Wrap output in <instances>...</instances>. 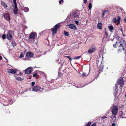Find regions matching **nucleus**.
<instances>
[{
  "label": "nucleus",
  "mask_w": 126,
  "mask_h": 126,
  "mask_svg": "<svg viewBox=\"0 0 126 126\" xmlns=\"http://www.w3.org/2000/svg\"><path fill=\"white\" fill-rule=\"evenodd\" d=\"M124 83L123 80V79L122 78H120L118 80L117 82V84H116L115 85V89H114L116 93L117 91V88H118V86L119 85L121 87H122L124 85Z\"/></svg>",
  "instance_id": "1"
},
{
  "label": "nucleus",
  "mask_w": 126,
  "mask_h": 126,
  "mask_svg": "<svg viewBox=\"0 0 126 126\" xmlns=\"http://www.w3.org/2000/svg\"><path fill=\"white\" fill-rule=\"evenodd\" d=\"M37 36V34L35 32H32L30 34V36L29 38V42L31 43L34 41V39L35 37Z\"/></svg>",
  "instance_id": "2"
},
{
  "label": "nucleus",
  "mask_w": 126,
  "mask_h": 126,
  "mask_svg": "<svg viewBox=\"0 0 126 126\" xmlns=\"http://www.w3.org/2000/svg\"><path fill=\"white\" fill-rule=\"evenodd\" d=\"M60 24H58L56 25L53 28L51 29V31L52 32L53 34L56 33L57 30L60 28Z\"/></svg>",
  "instance_id": "3"
},
{
  "label": "nucleus",
  "mask_w": 126,
  "mask_h": 126,
  "mask_svg": "<svg viewBox=\"0 0 126 126\" xmlns=\"http://www.w3.org/2000/svg\"><path fill=\"white\" fill-rule=\"evenodd\" d=\"M118 110V108L116 106H115L112 108V115H116Z\"/></svg>",
  "instance_id": "4"
},
{
  "label": "nucleus",
  "mask_w": 126,
  "mask_h": 126,
  "mask_svg": "<svg viewBox=\"0 0 126 126\" xmlns=\"http://www.w3.org/2000/svg\"><path fill=\"white\" fill-rule=\"evenodd\" d=\"M96 49V47L94 46H91L89 49L88 52L89 53L91 54L94 52Z\"/></svg>",
  "instance_id": "5"
},
{
  "label": "nucleus",
  "mask_w": 126,
  "mask_h": 126,
  "mask_svg": "<svg viewBox=\"0 0 126 126\" xmlns=\"http://www.w3.org/2000/svg\"><path fill=\"white\" fill-rule=\"evenodd\" d=\"M33 68L32 67H29L27 68L25 71V73L27 74H30L32 71Z\"/></svg>",
  "instance_id": "6"
},
{
  "label": "nucleus",
  "mask_w": 126,
  "mask_h": 126,
  "mask_svg": "<svg viewBox=\"0 0 126 126\" xmlns=\"http://www.w3.org/2000/svg\"><path fill=\"white\" fill-rule=\"evenodd\" d=\"M7 71L8 73L12 74H15L16 73L17 70L16 69H7Z\"/></svg>",
  "instance_id": "7"
},
{
  "label": "nucleus",
  "mask_w": 126,
  "mask_h": 126,
  "mask_svg": "<svg viewBox=\"0 0 126 126\" xmlns=\"http://www.w3.org/2000/svg\"><path fill=\"white\" fill-rule=\"evenodd\" d=\"M119 43L120 44L119 47L120 46L122 47H123V50H124L125 48H124V47L126 44V41L124 40H122L120 41Z\"/></svg>",
  "instance_id": "8"
},
{
  "label": "nucleus",
  "mask_w": 126,
  "mask_h": 126,
  "mask_svg": "<svg viewBox=\"0 0 126 126\" xmlns=\"http://www.w3.org/2000/svg\"><path fill=\"white\" fill-rule=\"evenodd\" d=\"M12 32L11 31H9L7 33L6 38L7 39L10 40L12 38Z\"/></svg>",
  "instance_id": "9"
},
{
  "label": "nucleus",
  "mask_w": 126,
  "mask_h": 126,
  "mask_svg": "<svg viewBox=\"0 0 126 126\" xmlns=\"http://www.w3.org/2000/svg\"><path fill=\"white\" fill-rule=\"evenodd\" d=\"M41 88V87L37 85H35L32 88V91H39Z\"/></svg>",
  "instance_id": "10"
},
{
  "label": "nucleus",
  "mask_w": 126,
  "mask_h": 126,
  "mask_svg": "<svg viewBox=\"0 0 126 126\" xmlns=\"http://www.w3.org/2000/svg\"><path fill=\"white\" fill-rule=\"evenodd\" d=\"M3 16L5 19L6 20L8 21H10V15L9 14L7 13H5L4 15Z\"/></svg>",
  "instance_id": "11"
},
{
  "label": "nucleus",
  "mask_w": 126,
  "mask_h": 126,
  "mask_svg": "<svg viewBox=\"0 0 126 126\" xmlns=\"http://www.w3.org/2000/svg\"><path fill=\"white\" fill-rule=\"evenodd\" d=\"M33 54L32 53L29 52L26 53V57L27 58H32L33 57Z\"/></svg>",
  "instance_id": "12"
},
{
  "label": "nucleus",
  "mask_w": 126,
  "mask_h": 126,
  "mask_svg": "<svg viewBox=\"0 0 126 126\" xmlns=\"http://www.w3.org/2000/svg\"><path fill=\"white\" fill-rule=\"evenodd\" d=\"M68 27L70 28L73 29L75 30L76 29V26L73 24H71L68 25Z\"/></svg>",
  "instance_id": "13"
},
{
  "label": "nucleus",
  "mask_w": 126,
  "mask_h": 126,
  "mask_svg": "<svg viewBox=\"0 0 126 126\" xmlns=\"http://www.w3.org/2000/svg\"><path fill=\"white\" fill-rule=\"evenodd\" d=\"M97 28L100 30H101L102 29V25L101 23H99L97 25Z\"/></svg>",
  "instance_id": "14"
},
{
  "label": "nucleus",
  "mask_w": 126,
  "mask_h": 126,
  "mask_svg": "<svg viewBox=\"0 0 126 126\" xmlns=\"http://www.w3.org/2000/svg\"><path fill=\"white\" fill-rule=\"evenodd\" d=\"M120 117H122V118H126V116H124V115H125V114H124V113H123V112L122 111H121L120 112Z\"/></svg>",
  "instance_id": "15"
},
{
  "label": "nucleus",
  "mask_w": 126,
  "mask_h": 126,
  "mask_svg": "<svg viewBox=\"0 0 126 126\" xmlns=\"http://www.w3.org/2000/svg\"><path fill=\"white\" fill-rule=\"evenodd\" d=\"M109 31L111 32H112V30L114 29L113 26L112 25H111L108 27Z\"/></svg>",
  "instance_id": "16"
},
{
  "label": "nucleus",
  "mask_w": 126,
  "mask_h": 126,
  "mask_svg": "<svg viewBox=\"0 0 126 126\" xmlns=\"http://www.w3.org/2000/svg\"><path fill=\"white\" fill-rule=\"evenodd\" d=\"M18 9L17 8V6L16 7L15 6L14 8L13 9V12L14 13L15 15H17V14Z\"/></svg>",
  "instance_id": "17"
},
{
  "label": "nucleus",
  "mask_w": 126,
  "mask_h": 126,
  "mask_svg": "<svg viewBox=\"0 0 126 126\" xmlns=\"http://www.w3.org/2000/svg\"><path fill=\"white\" fill-rule=\"evenodd\" d=\"M73 15L75 18H78L79 17V15L76 12L74 13Z\"/></svg>",
  "instance_id": "18"
},
{
  "label": "nucleus",
  "mask_w": 126,
  "mask_h": 126,
  "mask_svg": "<svg viewBox=\"0 0 126 126\" xmlns=\"http://www.w3.org/2000/svg\"><path fill=\"white\" fill-rule=\"evenodd\" d=\"M1 4L5 8L7 7V6L6 4L3 1H1Z\"/></svg>",
  "instance_id": "19"
},
{
  "label": "nucleus",
  "mask_w": 126,
  "mask_h": 126,
  "mask_svg": "<svg viewBox=\"0 0 126 126\" xmlns=\"http://www.w3.org/2000/svg\"><path fill=\"white\" fill-rule=\"evenodd\" d=\"M118 18H117V25H118L120 23V20L121 19V18L119 16H118Z\"/></svg>",
  "instance_id": "20"
},
{
  "label": "nucleus",
  "mask_w": 126,
  "mask_h": 126,
  "mask_svg": "<svg viewBox=\"0 0 126 126\" xmlns=\"http://www.w3.org/2000/svg\"><path fill=\"white\" fill-rule=\"evenodd\" d=\"M108 12V11L106 10H103V11L102 12V15L103 16V17L104 15L106 13H107Z\"/></svg>",
  "instance_id": "21"
},
{
  "label": "nucleus",
  "mask_w": 126,
  "mask_h": 126,
  "mask_svg": "<svg viewBox=\"0 0 126 126\" xmlns=\"http://www.w3.org/2000/svg\"><path fill=\"white\" fill-rule=\"evenodd\" d=\"M23 10L25 12H27L29 11V9L27 7H25L23 9Z\"/></svg>",
  "instance_id": "22"
},
{
  "label": "nucleus",
  "mask_w": 126,
  "mask_h": 126,
  "mask_svg": "<svg viewBox=\"0 0 126 126\" xmlns=\"http://www.w3.org/2000/svg\"><path fill=\"white\" fill-rule=\"evenodd\" d=\"M18 81H21L22 79L20 77H18L15 78Z\"/></svg>",
  "instance_id": "23"
},
{
  "label": "nucleus",
  "mask_w": 126,
  "mask_h": 126,
  "mask_svg": "<svg viewBox=\"0 0 126 126\" xmlns=\"http://www.w3.org/2000/svg\"><path fill=\"white\" fill-rule=\"evenodd\" d=\"M113 21L114 23H116L117 22V20L116 17H114L113 18Z\"/></svg>",
  "instance_id": "24"
},
{
  "label": "nucleus",
  "mask_w": 126,
  "mask_h": 126,
  "mask_svg": "<svg viewBox=\"0 0 126 126\" xmlns=\"http://www.w3.org/2000/svg\"><path fill=\"white\" fill-rule=\"evenodd\" d=\"M92 7V4L91 3H90L89 5L88 6V7L89 8V9L90 10H91V8Z\"/></svg>",
  "instance_id": "25"
},
{
  "label": "nucleus",
  "mask_w": 126,
  "mask_h": 126,
  "mask_svg": "<svg viewBox=\"0 0 126 126\" xmlns=\"http://www.w3.org/2000/svg\"><path fill=\"white\" fill-rule=\"evenodd\" d=\"M116 115H113V121L114 122H115L116 121Z\"/></svg>",
  "instance_id": "26"
},
{
  "label": "nucleus",
  "mask_w": 126,
  "mask_h": 126,
  "mask_svg": "<svg viewBox=\"0 0 126 126\" xmlns=\"http://www.w3.org/2000/svg\"><path fill=\"white\" fill-rule=\"evenodd\" d=\"M81 57V56H79L75 58H73L72 59L75 60H78Z\"/></svg>",
  "instance_id": "27"
},
{
  "label": "nucleus",
  "mask_w": 126,
  "mask_h": 126,
  "mask_svg": "<svg viewBox=\"0 0 126 126\" xmlns=\"http://www.w3.org/2000/svg\"><path fill=\"white\" fill-rule=\"evenodd\" d=\"M64 35L67 36H69V33L67 32H66L65 31H64Z\"/></svg>",
  "instance_id": "28"
},
{
  "label": "nucleus",
  "mask_w": 126,
  "mask_h": 126,
  "mask_svg": "<svg viewBox=\"0 0 126 126\" xmlns=\"http://www.w3.org/2000/svg\"><path fill=\"white\" fill-rule=\"evenodd\" d=\"M13 2L15 4V7H16L17 6L16 0H13Z\"/></svg>",
  "instance_id": "29"
},
{
  "label": "nucleus",
  "mask_w": 126,
  "mask_h": 126,
  "mask_svg": "<svg viewBox=\"0 0 126 126\" xmlns=\"http://www.w3.org/2000/svg\"><path fill=\"white\" fill-rule=\"evenodd\" d=\"M63 51L62 50H60L59 52V53L61 55L63 54Z\"/></svg>",
  "instance_id": "30"
},
{
  "label": "nucleus",
  "mask_w": 126,
  "mask_h": 126,
  "mask_svg": "<svg viewBox=\"0 0 126 126\" xmlns=\"http://www.w3.org/2000/svg\"><path fill=\"white\" fill-rule=\"evenodd\" d=\"M75 22L76 24L77 25H78L79 24V22L78 20H75Z\"/></svg>",
  "instance_id": "31"
},
{
  "label": "nucleus",
  "mask_w": 126,
  "mask_h": 126,
  "mask_svg": "<svg viewBox=\"0 0 126 126\" xmlns=\"http://www.w3.org/2000/svg\"><path fill=\"white\" fill-rule=\"evenodd\" d=\"M23 57V55L22 53H20V55L19 56V58H21Z\"/></svg>",
  "instance_id": "32"
},
{
  "label": "nucleus",
  "mask_w": 126,
  "mask_h": 126,
  "mask_svg": "<svg viewBox=\"0 0 126 126\" xmlns=\"http://www.w3.org/2000/svg\"><path fill=\"white\" fill-rule=\"evenodd\" d=\"M66 57H67L69 59L70 61H71L72 60V59L70 57V56H66Z\"/></svg>",
  "instance_id": "33"
},
{
  "label": "nucleus",
  "mask_w": 126,
  "mask_h": 126,
  "mask_svg": "<svg viewBox=\"0 0 126 126\" xmlns=\"http://www.w3.org/2000/svg\"><path fill=\"white\" fill-rule=\"evenodd\" d=\"M2 38L4 39L6 38V35L5 34H3L2 36Z\"/></svg>",
  "instance_id": "34"
},
{
  "label": "nucleus",
  "mask_w": 126,
  "mask_h": 126,
  "mask_svg": "<svg viewBox=\"0 0 126 126\" xmlns=\"http://www.w3.org/2000/svg\"><path fill=\"white\" fill-rule=\"evenodd\" d=\"M35 83L34 82H32L31 83L32 86H33L34 85Z\"/></svg>",
  "instance_id": "35"
},
{
  "label": "nucleus",
  "mask_w": 126,
  "mask_h": 126,
  "mask_svg": "<svg viewBox=\"0 0 126 126\" xmlns=\"http://www.w3.org/2000/svg\"><path fill=\"white\" fill-rule=\"evenodd\" d=\"M82 76H83L85 77L86 76V74L85 73H82Z\"/></svg>",
  "instance_id": "36"
},
{
  "label": "nucleus",
  "mask_w": 126,
  "mask_h": 126,
  "mask_svg": "<svg viewBox=\"0 0 126 126\" xmlns=\"http://www.w3.org/2000/svg\"><path fill=\"white\" fill-rule=\"evenodd\" d=\"M91 122H88L86 125V126H90L91 125Z\"/></svg>",
  "instance_id": "37"
},
{
  "label": "nucleus",
  "mask_w": 126,
  "mask_h": 126,
  "mask_svg": "<svg viewBox=\"0 0 126 126\" xmlns=\"http://www.w3.org/2000/svg\"><path fill=\"white\" fill-rule=\"evenodd\" d=\"M37 75V73H35L33 74V77H36Z\"/></svg>",
  "instance_id": "38"
},
{
  "label": "nucleus",
  "mask_w": 126,
  "mask_h": 126,
  "mask_svg": "<svg viewBox=\"0 0 126 126\" xmlns=\"http://www.w3.org/2000/svg\"><path fill=\"white\" fill-rule=\"evenodd\" d=\"M63 2V0H61L59 1V3L60 4H61Z\"/></svg>",
  "instance_id": "39"
},
{
  "label": "nucleus",
  "mask_w": 126,
  "mask_h": 126,
  "mask_svg": "<svg viewBox=\"0 0 126 126\" xmlns=\"http://www.w3.org/2000/svg\"><path fill=\"white\" fill-rule=\"evenodd\" d=\"M39 73L40 74H42L43 75H44L45 74L44 73H43V72H41V71H39Z\"/></svg>",
  "instance_id": "40"
},
{
  "label": "nucleus",
  "mask_w": 126,
  "mask_h": 126,
  "mask_svg": "<svg viewBox=\"0 0 126 126\" xmlns=\"http://www.w3.org/2000/svg\"><path fill=\"white\" fill-rule=\"evenodd\" d=\"M12 45L13 46H15L16 45V43L15 42H13Z\"/></svg>",
  "instance_id": "41"
},
{
  "label": "nucleus",
  "mask_w": 126,
  "mask_h": 126,
  "mask_svg": "<svg viewBox=\"0 0 126 126\" xmlns=\"http://www.w3.org/2000/svg\"><path fill=\"white\" fill-rule=\"evenodd\" d=\"M83 1L84 3H86L87 2V0H83Z\"/></svg>",
  "instance_id": "42"
},
{
  "label": "nucleus",
  "mask_w": 126,
  "mask_h": 126,
  "mask_svg": "<svg viewBox=\"0 0 126 126\" xmlns=\"http://www.w3.org/2000/svg\"><path fill=\"white\" fill-rule=\"evenodd\" d=\"M115 126V124L114 123H113L112 124V125H111V126Z\"/></svg>",
  "instance_id": "43"
},
{
  "label": "nucleus",
  "mask_w": 126,
  "mask_h": 126,
  "mask_svg": "<svg viewBox=\"0 0 126 126\" xmlns=\"http://www.w3.org/2000/svg\"><path fill=\"white\" fill-rule=\"evenodd\" d=\"M91 126H96V125L95 124H93Z\"/></svg>",
  "instance_id": "44"
},
{
  "label": "nucleus",
  "mask_w": 126,
  "mask_h": 126,
  "mask_svg": "<svg viewBox=\"0 0 126 126\" xmlns=\"http://www.w3.org/2000/svg\"><path fill=\"white\" fill-rule=\"evenodd\" d=\"M106 117H105V116H103L102 118L103 119H105V118H106Z\"/></svg>",
  "instance_id": "45"
},
{
  "label": "nucleus",
  "mask_w": 126,
  "mask_h": 126,
  "mask_svg": "<svg viewBox=\"0 0 126 126\" xmlns=\"http://www.w3.org/2000/svg\"><path fill=\"white\" fill-rule=\"evenodd\" d=\"M124 21L126 23V18L124 19Z\"/></svg>",
  "instance_id": "46"
},
{
  "label": "nucleus",
  "mask_w": 126,
  "mask_h": 126,
  "mask_svg": "<svg viewBox=\"0 0 126 126\" xmlns=\"http://www.w3.org/2000/svg\"><path fill=\"white\" fill-rule=\"evenodd\" d=\"M113 46L114 47H116V44H114L113 45Z\"/></svg>",
  "instance_id": "47"
},
{
  "label": "nucleus",
  "mask_w": 126,
  "mask_h": 126,
  "mask_svg": "<svg viewBox=\"0 0 126 126\" xmlns=\"http://www.w3.org/2000/svg\"><path fill=\"white\" fill-rule=\"evenodd\" d=\"M122 91V88H120V92H121V91Z\"/></svg>",
  "instance_id": "48"
},
{
  "label": "nucleus",
  "mask_w": 126,
  "mask_h": 126,
  "mask_svg": "<svg viewBox=\"0 0 126 126\" xmlns=\"http://www.w3.org/2000/svg\"><path fill=\"white\" fill-rule=\"evenodd\" d=\"M27 58H24L23 59V60H27Z\"/></svg>",
  "instance_id": "49"
},
{
  "label": "nucleus",
  "mask_w": 126,
  "mask_h": 126,
  "mask_svg": "<svg viewBox=\"0 0 126 126\" xmlns=\"http://www.w3.org/2000/svg\"><path fill=\"white\" fill-rule=\"evenodd\" d=\"M120 29L121 30V32H122V29L120 28Z\"/></svg>",
  "instance_id": "50"
},
{
  "label": "nucleus",
  "mask_w": 126,
  "mask_h": 126,
  "mask_svg": "<svg viewBox=\"0 0 126 126\" xmlns=\"http://www.w3.org/2000/svg\"><path fill=\"white\" fill-rule=\"evenodd\" d=\"M75 86L76 87H77V88L81 87H78L77 86Z\"/></svg>",
  "instance_id": "51"
},
{
  "label": "nucleus",
  "mask_w": 126,
  "mask_h": 126,
  "mask_svg": "<svg viewBox=\"0 0 126 126\" xmlns=\"http://www.w3.org/2000/svg\"><path fill=\"white\" fill-rule=\"evenodd\" d=\"M2 58V57L1 56H0V60H1Z\"/></svg>",
  "instance_id": "52"
},
{
  "label": "nucleus",
  "mask_w": 126,
  "mask_h": 126,
  "mask_svg": "<svg viewBox=\"0 0 126 126\" xmlns=\"http://www.w3.org/2000/svg\"><path fill=\"white\" fill-rule=\"evenodd\" d=\"M105 34H106V35H107V33H106V31H105Z\"/></svg>",
  "instance_id": "53"
},
{
  "label": "nucleus",
  "mask_w": 126,
  "mask_h": 126,
  "mask_svg": "<svg viewBox=\"0 0 126 126\" xmlns=\"http://www.w3.org/2000/svg\"><path fill=\"white\" fill-rule=\"evenodd\" d=\"M40 56H36V57H39Z\"/></svg>",
  "instance_id": "54"
},
{
  "label": "nucleus",
  "mask_w": 126,
  "mask_h": 126,
  "mask_svg": "<svg viewBox=\"0 0 126 126\" xmlns=\"http://www.w3.org/2000/svg\"><path fill=\"white\" fill-rule=\"evenodd\" d=\"M125 96L126 97V94L125 95Z\"/></svg>",
  "instance_id": "55"
},
{
  "label": "nucleus",
  "mask_w": 126,
  "mask_h": 126,
  "mask_svg": "<svg viewBox=\"0 0 126 126\" xmlns=\"http://www.w3.org/2000/svg\"><path fill=\"white\" fill-rule=\"evenodd\" d=\"M59 74H59V73H58V75H59Z\"/></svg>",
  "instance_id": "56"
},
{
  "label": "nucleus",
  "mask_w": 126,
  "mask_h": 126,
  "mask_svg": "<svg viewBox=\"0 0 126 126\" xmlns=\"http://www.w3.org/2000/svg\"><path fill=\"white\" fill-rule=\"evenodd\" d=\"M29 79H31V78H30V77H29Z\"/></svg>",
  "instance_id": "57"
},
{
  "label": "nucleus",
  "mask_w": 126,
  "mask_h": 126,
  "mask_svg": "<svg viewBox=\"0 0 126 126\" xmlns=\"http://www.w3.org/2000/svg\"><path fill=\"white\" fill-rule=\"evenodd\" d=\"M36 66H35V68H36Z\"/></svg>",
  "instance_id": "58"
},
{
  "label": "nucleus",
  "mask_w": 126,
  "mask_h": 126,
  "mask_svg": "<svg viewBox=\"0 0 126 126\" xmlns=\"http://www.w3.org/2000/svg\"><path fill=\"white\" fill-rule=\"evenodd\" d=\"M125 105L126 106V104H125Z\"/></svg>",
  "instance_id": "59"
}]
</instances>
